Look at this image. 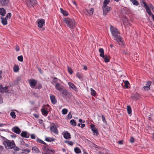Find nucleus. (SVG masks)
Here are the masks:
<instances>
[{
	"label": "nucleus",
	"mask_w": 154,
	"mask_h": 154,
	"mask_svg": "<svg viewBox=\"0 0 154 154\" xmlns=\"http://www.w3.org/2000/svg\"><path fill=\"white\" fill-rule=\"evenodd\" d=\"M148 6L150 10L151 9L152 11H154V7L153 5L152 4H149Z\"/></svg>",
	"instance_id": "obj_46"
},
{
	"label": "nucleus",
	"mask_w": 154,
	"mask_h": 154,
	"mask_svg": "<svg viewBox=\"0 0 154 154\" xmlns=\"http://www.w3.org/2000/svg\"><path fill=\"white\" fill-rule=\"evenodd\" d=\"M101 57L103 58L104 60V61L105 62L107 63L109 61L110 58L109 56L106 55H104V57Z\"/></svg>",
	"instance_id": "obj_26"
},
{
	"label": "nucleus",
	"mask_w": 154,
	"mask_h": 154,
	"mask_svg": "<svg viewBox=\"0 0 154 154\" xmlns=\"http://www.w3.org/2000/svg\"><path fill=\"white\" fill-rule=\"evenodd\" d=\"M33 115L34 117L37 119L39 117V115L37 114L34 113L33 114Z\"/></svg>",
	"instance_id": "obj_51"
},
{
	"label": "nucleus",
	"mask_w": 154,
	"mask_h": 154,
	"mask_svg": "<svg viewBox=\"0 0 154 154\" xmlns=\"http://www.w3.org/2000/svg\"><path fill=\"white\" fill-rule=\"evenodd\" d=\"M153 115H149L148 116V119L149 120H150L151 121H153V117H152V116H153Z\"/></svg>",
	"instance_id": "obj_47"
},
{
	"label": "nucleus",
	"mask_w": 154,
	"mask_h": 154,
	"mask_svg": "<svg viewBox=\"0 0 154 154\" xmlns=\"http://www.w3.org/2000/svg\"><path fill=\"white\" fill-rule=\"evenodd\" d=\"M54 140H55L53 138L50 137H46L45 138V140L49 142L53 141Z\"/></svg>",
	"instance_id": "obj_31"
},
{
	"label": "nucleus",
	"mask_w": 154,
	"mask_h": 154,
	"mask_svg": "<svg viewBox=\"0 0 154 154\" xmlns=\"http://www.w3.org/2000/svg\"><path fill=\"white\" fill-rule=\"evenodd\" d=\"M124 83L125 84V87L126 88H129L128 85H129V83L128 81H125Z\"/></svg>",
	"instance_id": "obj_38"
},
{
	"label": "nucleus",
	"mask_w": 154,
	"mask_h": 154,
	"mask_svg": "<svg viewBox=\"0 0 154 154\" xmlns=\"http://www.w3.org/2000/svg\"><path fill=\"white\" fill-rule=\"evenodd\" d=\"M32 151L33 152L35 153H38L40 152L36 146H33L32 148Z\"/></svg>",
	"instance_id": "obj_23"
},
{
	"label": "nucleus",
	"mask_w": 154,
	"mask_h": 154,
	"mask_svg": "<svg viewBox=\"0 0 154 154\" xmlns=\"http://www.w3.org/2000/svg\"><path fill=\"white\" fill-rule=\"evenodd\" d=\"M2 97L0 96V103H2Z\"/></svg>",
	"instance_id": "obj_63"
},
{
	"label": "nucleus",
	"mask_w": 154,
	"mask_h": 154,
	"mask_svg": "<svg viewBox=\"0 0 154 154\" xmlns=\"http://www.w3.org/2000/svg\"><path fill=\"white\" fill-rule=\"evenodd\" d=\"M10 116L13 119H15L16 118V116L15 115V113L14 112L12 111L10 113Z\"/></svg>",
	"instance_id": "obj_34"
},
{
	"label": "nucleus",
	"mask_w": 154,
	"mask_h": 154,
	"mask_svg": "<svg viewBox=\"0 0 154 154\" xmlns=\"http://www.w3.org/2000/svg\"><path fill=\"white\" fill-rule=\"evenodd\" d=\"M38 70L39 71V72L41 73H42V72L41 69L40 68H38Z\"/></svg>",
	"instance_id": "obj_60"
},
{
	"label": "nucleus",
	"mask_w": 154,
	"mask_h": 154,
	"mask_svg": "<svg viewBox=\"0 0 154 154\" xmlns=\"http://www.w3.org/2000/svg\"><path fill=\"white\" fill-rule=\"evenodd\" d=\"M51 100L52 103L54 104H55L57 103V100L55 99L54 96L53 95H51L50 96Z\"/></svg>",
	"instance_id": "obj_18"
},
{
	"label": "nucleus",
	"mask_w": 154,
	"mask_h": 154,
	"mask_svg": "<svg viewBox=\"0 0 154 154\" xmlns=\"http://www.w3.org/2000/svg\"><path fill=\"white\" fill-rule=\"evenodd\" d=\"M91 94L93 96H94L96 94V92L92 88H91L90 89Z\"/></svg>",
	"instance_id": "obj_37"
},
{
	"label": "nucleus",
	"mask_w": 154,
	"mask_h": 154,
	"mask_svg": "<svg viewBox=\"0 0 154 154\" xmlns=\"http://www.w3.org/2000/svg\"><path fill=\"white\" fill-rule=\"evenodd\" d=\"M11 14L10 13H8L6 17L7 18L9 17V18L11 17Z\"/></svg>",
	"instance_id": "obj_54"
},
{
	"label": "nucleus",
	"mask_w": 154,
	"mask_h": 154,
	"mask_svg": "<svg viewBox=\"0 0 154 154\" xmlns=\"http://www.w3.org/2000/svg\"><path fill=\"white\" fill-rule=\"evenodd\" d=\"M68 70L69 73L70 74H71L72 73L73 71L72 69L71 68L68 67Z\"/></svg>",
	"instance_id": "obj_44"
},
{
	"label": "nucleus",
	"mask_w": 154,
	"mask_h": 154,
	"mask_svg": "<svg viewBox=\"0 0 154 154\" xmlns=\"http://www.w3.org/2000/svg\"><path fill=\"white\" fill-rule=\"evenodd\" d=\"M62 114H63L65 115V114H67V112H68V110L67 109L64 108L62 109Z\"/></svg>",
	"instance_id": "obj_42"
},
{
	"label": "nucleus",
	"mask_w": 154,
	"mask_h": 154,
	"mask_svg": "<svg viewBox=\"0 0 154 154\" xmlns=\"http://www.w3.org/2000/svg\"><path fill=\"white\" fill-rule=\"evenodd\" d=\"M14 148V150L16 151H18L20 150V149H19V148L18 147H15V146Z\"/></svg>",
	"instance_id": "obj_57"
},
{
	"label": "nucleus",
	"mask_w": 154,
	"mask_h": 154,
	"mask_svg": "<svg viewBox=\"0 0 154 154\" xmlns=\"http://www.w3.org/2000/svg\"><path fill=\"white\" fill-rule=\"evenodd\" d=\"M31 138L32 139H35V134H31Z\"/></svg>",
	"instance_id": "obj_56"
},
{
	"label": "nucleus",
	"mask_w": 154,
	"mask_h": 154,
	"mask_svg": "<svg viewBox=\"0 0 154 154\" xmlns=\"http://www.w3.org/2000/svg\"><path fill=\"white\" fill-rule=\"evenodd\" d=\"M9 2V0H0V4L2 6L7 5Z\"/></svg>",
	"instance_id": "obj_15"
},
{
	"label": "nucleus",
	"mask_w": 154,
	"mask_h": 154,
	"mask_svg": "<svg viewBox=\"0 0 154 154\" xmlns=\"http://www.w3.org/2000/svg\"><path fill=\"white\" fill-rule=\"evenodd\" d=\"M63 137L66 139H69L70 138V134L68 132H66L63 134Z\"/></svg>",
	"instance_id": "obj_22"
},
{
	"label": "nucleus",
	"mask_w": 154,
	"mask_h": 154,
	"mask_svg": "<svg viewBox=\"0 0 154 154\" xmlns=\"http://www.w3.org/2000/svg\"><path fill=\"white\" fill-rule=\"evenodd\" d=\"M91 128L92 131L94 133V135L97 136L98 134V133L97 131V129L95 128V125H91Z\"/></svg>",
	"instance_id": "obj_11"
},
{
	"label": "nucleus",
	"mask_w": 154,
	"mask_h": 154,
	"mask_svg": "<svg viewBox=\"0 0 154 154\" xmlns=\"http://www.w3.org/2000/svg\"><path fill=\"white\" fill-rule=\"evenodd\" d=\"M145 0H140V1L143 4L144 6L145 7V9H146V11H148L150 9L148 6L146 4V3L144 2Z\"/></svg>",
	"instance_id": "obj_17"
},
{
	"label": "nucleus",
	"mask_w": 154,
	"mask_h": 154,
	"mask_svg": "<svg viewBox=\"0 0 154 154\" xmlns=\"http://www.w3.org/2000/svg\"><path fill=\"white\" fill-rule=\"evenodd\" d=\"M22 151L27 152H28L29 153L30 151L29 149H23L22 150Z\"/></svg>",
	"instance_id": "obj_59"
},
{
	"label": "nucleus",
	"mask_w": 154,
	"mask_h": 154,
	"mask_svg": "<svg viewBox=\"0 0 154 154\" xmlns=\"http://www.w3.org/2000/svg\"><path fill=\"white\" fill-rule=\"evenodd\" d=\"M114 40L116 41L120 45H124V42L122 38L120 36L114 38Z\"/></svg>",
	"instance_id": "obj_6"
},
{
	"label": "nucleus",
	"mask_w": 154,
	"mask_h": 154,
	"mask_svg": "<svg viewBox=\"0 0 154 154\" xmlns=\"http://www.w3.org/2000/svg\"><path fill=\"white\" fill-rule=\"evenodd\" d=\"M149 15L151 16L152 17V20L154 22V15L152 13L151 10H149L146 12Z\"/></svg>",
	"instance_id": "obj_32"
},
{
	"label": "nucleus",
	"mask_w": 154,
	"mask_h": 154,
	"mask_svg": "<svg viewBox=\"0 0 154 154\" xmlns=\"http://www.w3.org/2000/svg\"><path fill=\"white\" fill-rule=\"evenodd\" d=\"M102 120L103 121V122H106V121L105 118V117L103 115H102Z\"/></svg>",
	"instance_id": "obj_53"
},
{
	"label": "nucleus",
	"mask_w": 154,
	"mask_h": 154,
	"mask_svg": "<svg viewBox=\"0 0 154 154\" xmlns=\"http://www.w3.org/2000/svg\"><path fill=\"white\" fill-rule=\"evenodd\" d=\"M20 142L21 143V144L22 145L24 144V142L23 140V139L22 138H20Z\"/></svg>",
	"instance_id": "obj_52"
},
{
	"label": "nucleus",
	"mask_w": 154,
	"mask_h": 154,
	"mask_svg": "<svg viewBox=\"0 0 154 154\" xmlns=\"http://www.w3.org/2000/svg\"><path fill=\"white\" fill-rule=\"evenodd\" d=\"M127 107L128 113L129 114H131V113L132 111L131 106H130L128 105L127 106Z\"/></svg>",
	"instance_id": "obj_33"
},
{
	"label": "nucleus",
	"mask_w": 154,
	"mask_h": 154,
	"mask_svg": "<svg viewBox=\"0 0 154 154\" xmlns=\"http://www.w3.org/2000/svg\"><path fill=\"white\" fill-rule=\"evenodd\" d=\"M103 10V14L106 15L111 10V8L106 5H103L102 7Z\"/></svg>",
	"instance_id": "obj_8"
},
{
	"label": "nucleus",
	"mask_w": 154,
	"mask_h": 154,
	"mask_svg": "<svg viewBox=\"0 0 154 154\" xmlns=\"http://www.w3.org/2000/svg\"><path fill=\"white\" fill-rule=\"evenodd\" d=\"M110 0H104L103 3V5H106L109 3Z\"/></svg>",
	"instance_id": "obj_39"
},
{
	"label": "nucleus",
	"mask_w": 154,
	"mask_h": 154,
	"mask_svg": "<svg viewBox=\"0 0 154 154\" xmlns=\"http://www.w3.org/2000/svg\"><path fill=\"white\" fill-rule=\"evenodd\" d=\"M20 135L21 137L26 138H29L30 136L29 133L25 131L22 132Z\"/></svg>",
	"instance_id": "obj_13"
},
{
	"label": "nucleus",
	"mask_w": 154,
	"mask_h": 154,
	"mask_svg": "<svg viewBox=\"0 0 154 154\" xmlns=\"http://www.w3.org/2000/svg\"><path fill=\"white\" fill-rule=\"evenodd\" d=\"M59 127L57 124L55 125L54 123H52L50 127V130L56 134H58L57 128Z\"/></svg>",
	"instance_id": "obj_4"
},
{
	"label": "nucleus",
	"mask_w": 154,
	"mask_h": 154,
	"mask_svg": "<svg viewBox=\"0 0 154 154\" xmlns=\"http://www.w3.org/2000/svg\"><path fill=\"white\" fill-rule=\"evenodd\" d=\"M87 12L88 13L89 15H92L93 13L94 9L93 8H91L90 10H86Z\"/></svg>",
	"instance_id": "obj_29"
},
{
	"label": "nucleus",
	"mask_w": 154,
	"mask_h": 154,
	"mask_svg": "<svg viewBox=\"0 0 154 154\" xmlns=\"http://www.w3.org/2000/svg\"><path fill=\"white\" fill-rule=\"evenodd\" d=\"M99 51L100 54V57H104V51L102 48H100L99 49Z\"/></svg>",
	"instance_id": "obj_25"
},
{
	"label": "nucleus",
	"mask_w": 154,
	"mask_h": 154,
	"mask_svg": "<svg viewBox=\"0 0 154 154\" xmlns=\"http://www.w3.org/2000/svg\"><path fill=\"white\" fill-rule=\"evenodd\" d=\"M36 141L37 142L42 143L43 142V141L42 140H41L39 139L38 138L36 140Z\"/></svg>",
	"instance_id": "obj_48"
},
{
	"label": "nucleus",
	"mask_w": 154,
	"mask_h": 154,
	"mask_svg": "<svg viewBox=\"0 0 154 154\" xmlns=\"http://www.w3.org/2000/svg\"><path fill=\"white\" fill-rule=\"evenodd\" d=\"M85 126V124H82L81 125V128H83Z\"/></svg>",
	"instance_id": "obj_64"
},
{
	"label": "nucleus",
	"mask_w": 154,
	"mask_h": 154,
	"mask_svg": "<svg viewBox=\"0 0 154 154\" xmlns=\"http://www.w3.org/2000/svg\"><path fill=\"white\" fill-rule=\"evenodd\" d=\"M55 87L56 89L60 91H61L63 89V88H62L59 83L56 84L55 85Z\"/></svg>",
	"instance_id": "obj_20"
},
{
	"label": "nucleus",
	"mask_w": 154,
	"mask_h": 154,
	"mask_svg": "<svg viewBox=\"0 0 154 154\" xmlns=\"http://www.w3.org/2000/svg\"><path fill=\"white\" fill-rule=\"evenodd\" d=\"M41 110L42 114L45 116H46L48 114V111L44 107H43Z\"/></svg>",
	"instance_id": "obj_19"
},
{
	"label": "nucleus",
	"mask_w": 154,
	"mask_h": 154,
	"mask_svg": "<svg viewBox=\"0 0 154 154\" xmlns=\"http://www.w3.org/2000/svg\"><path fill=\"white\" fill-rule=\"evenodd\" d=\"M83 69L85 70H87V68L85 66H83Z\"/></svg>",
	"instance_id": "obj_61"
},
{
	"label": "nucleus",
	"mask_w": 154,
	"mask_h": 154,
	"mask_svg": "<svg viewBox=\"0 0 154 154\" xmlns=\"http://www.w3.org/2000/svg\"><path fill=\"white\" fill-rule=\"evenodd\" d=\"M1 22L4 25H5L7 24V19L6 17H5V18L1 17Z\"/></svg>",
	"instance_id": "obj_21"
},
{
	"label": "nucleus",
	"mask_w": 154,
	"mask_h": 154,
	"mask_svg": "<svg viewBox=\"0 0 154 154\" xmlns=\"http://www.w3.org/2000/svg\"><path fill=\"white\" fill-rule=\"evenodd\" d=\"M36 22L38 23V26L40 28H42L45 25V21L43 19H38Z\"/></svg>",
	"instance_id": "obj_7"
},
{
	"label": "nucleus",
	"mask_w": 154,
	"mask_h": 154,
	"mask_svg": "<svg viewBox=\"0 0 154 154\" xmlns=\"http://www.w3.org/2000/svg\"><path fill=\"white\" fill-rule=\"evenodd\" d=\"M76 76L81 81L83 80L82 75V74L79 72H77L76 74Z\"/></svg>",
	"instance_id": "obj_27"
},
{
	"label": "nucleus",
	"mask_w": 154,
	"mask_h": 154,
	"mask_svg": "<svg viewBox=\"0 0 154 154\" xmlns=\"http://www.w3.org/2000/svg\"><path fill=\"white\" fill-rule=\"evenodd\" d=\"M46 150L48 152H53V151L52 150H51V149L48 148H46Z\"/></svg>",
	"instance_id": "obj_58"
},
{
	"label": "nucleus",
	"mask_w": 154,
	"mask_h": 154,
	"mask_svg": "<svg viewBox=\"0 0 154 154\" xmlns=\"http://www.w3.org/2000/svg\"><path fill=\"white\" fill-rule=\"evenodd\" d=\"M53 83L56 84L58 83L57 82V79L56 77H54L53 78V81L52 84H53Z\"/></svg>",
	"instance_id": "obj_43"
},
{
	"label": "nucleus",
	"mask_w": 154,
	"mask_h": 154,
	"mask_svg": "<svg viewBox=\"0 0 154 154\" xmlns=\"http://www.w3.org/2000/svg\"><path fill=\"white\" fill-rule=\"evenodd\" d=\"M61 12L63 14V15L67 16L68 15V13L66 11L64 10L62 8H60Z\"/></svg>",
	"instance_id": "obj_28"
},
{
	"label": "nucleus",
	"mask_w": 154,
	"mask_h": 154,
	"mask_svg": "<svg viewBox=\"0 0 154 154\" xmlns=\"http://www.w3.org/2000/svg\"><path fill=\"white\" fill-rule=\"evenodd\" d=\"M18 60L20 62H22L23 60V57L22 55L18 56L17 57Z\"/></svg>",
	"instance_id": "obj_40"
},
{
	"label": "nucleus",
	"mask_w": 154,
	"mask_h": 154,
	"mask_svg": "<svg viewBox=\"0 0 154 154\" xmlns=\"http://www.w3.org/2000/svg\"><path fill=\"white\" fill-rule=\"evenodd\" d=\"M28 81L30 87L32 88L35 86L37 83L36 81L33 79L29 80Z\"/></svg>",
	"instance_id": "obj_10"
},
{
	"label": "nucleus",
	"mask_w": 154,
	"mask_h": 154,
	"mask_svg": "<svg viewBox=\"0 0 154 154\" xmlns=\"http://www.w3.org/2000/svg\"><path fill=\"white\" fill-rule=\"evenodd\" d=\"M71 112H70L67 115V117L68 119H70L72 117V116L70 114Z\"/></svg>",
	"instance_id": "obj_55"
},
{
	"label": "nucleus",
	"mask_w": 154,
	"mask_h": 154,
	"mask_svg": "<svg viewBox=\"0 0 154 154\" xmlns=\"http://www.w3.org/2000/svg\"><path fill=\"white\" fill-rule=\"evenodd\" d=\"M6 14L5 10L3 8H0V15L4 16Z\"/></svg>",
	"instance_id": "obj_24"
},
{
	"label": "nucleus",
	"mask_w": 154,
	"mask_h": 154,
	"mask_svg": "<svg viewBox=\"0 0 154 154\" xmlns=\"http://www.w3.org/2000/svg\"><path fill=\"white\" fill-rule=\"evenodd\" d=\"M134 138L132 137H131L129 140L130 142L131 143H133L134 142Z\"/></svg>",
	"instance_id": "obj_49"
},
{
	"label": "nucleus",
	"mask_w": 154,
	"mask_h": 154,
	"mask_svg": "<svg viewBox=\"0 0 154 154\" xmlns=\"http://www.w3.org/2000/svg\"><path fill=\"white\" fill-rule=\"evenodd\" d=\"M12 130L13 132L18 134H20L21 132L20 128L17 126H15L12 129Z\"/></svg>",
	"instance_id": "obj_12"
},
{
	"label": "nucleus",
	"mask_w": 154,
	"mask_h": 154,
	"mask_svg": "<svg viewBox=\"0 0 154 154\" xmlns=\"http://www.w3.org/2000/svg\"><path fill=\"white\" fill-rule=\"evenodd\" d=\"M75 152L76 153H80L81 152V150L78 147H76L74 148Z\"/></svg>",
	"instance_id": "obj_35"
},
{
	"label": "nucleus",
	"mask_w": 154,
	"mask_h": 154,
	"mask_svg": "<svg viewBox=\"0 0 154 154\" xmlns=\"http://www.w3.org/2000/svg\"><path fill=\"white\" fill-rule=\"evenodd\" d=\"M68 84L69 87L72 89L74 91L76 92H78V90L77 87L72 83L68 82Z\"/></svg>",
	"instance_id": "obj_9"
},
{
	"label": "nucleus",
	"mask_w": 154,
	"mask_h": 154,
	"mask_svg": "<svg viewBox=\"0 0 154 154\" xmlns=\"http://www.w3.org/2000/svg\"><path fill=\"white\" fill-rule=\"evenodd\" d=\"M15 50L17 51H18L20 50L19 46L17 45H16V46Z\"/></svg>",
	"instance_id": "obj_50"
},
{
	"label": "nucleus",
	"mask_w": 154,
	"mask_h": 154,
	"mask_svg": "<svg viewBox=\"0 0 154 154\" xmlns=\"http://www.w3.org/2000/svg\"><path fill=\"white\" fill-rule=\"evenodd\" d=\"M8 87L7 86L3 87L2 85H0V92L2 93L5 92H7Z\"/></svg>",
	"instance_id": "obj_14"
},
{
	"label": "nucleus",
	"mask_w": 154,
	"mask_h": 154,
	"mask_svg": "<svg viewBox=\"0 0 154 154\" xmlns=\"http://www.w3.org/2000/svg\"><path fill=\"white\" fill-rule=\"evenodd\" d=\"M64 21L70 29H73L75 28V21L73 18L69 17L64 18Z\"/></svg>",
	"instance_id": "obj_1"
},
{
	"label": "nucleus",
	"mask_w": 154,
	"mask_h": 154,
	"mask_svg": "<svg viewBox=\"0 0 154 154\" xmlns=\"http://www.w3.org/2000/svg\"><path fill=\"white\" fill-rule=\"evenodd\" d=\"M151 82L150 81H149L147 82L146 84V85L145 86L143 87L144 90H149L150 88V86L151 85Z\"/></svg>",
	"instance_id": "obj_16"
},
{
	"label": "nucleus",
	"mask_w": 154,
	"mask_h": 154,
	"mask_svg": "<svg viewBox=\"0 0 154 154\" xmlns=\"http://www.w3.org/2000/svg\"><path fill=\"white\" fill-rule=\"evenodd\" d=\"M71 124L72 126H75L76 125V123L74 119H72L70 121Z\"/></svg>",
	"instance_id": "obj_36"
},
{
	"label": "nucleus",
	"mask_w": 154,
	"mask_h": 154,
	"mask_svg": "<svg viewBox=\"0 0 154 154\" xmlns=\"http://www.w3.org/2000/svg\"><path fill=\"white\" fill-rule=\"evenodd\" d=\"M3 144L6 148L12 149L15 146V144L14 141H10V140H6L3 141Z\"/></svg>",
	"instance_id": "obj_2"
},
{
	"label": "nucleus",
	"mask_w": 154,
	"mask_h": 154,
	"mask_svg": "<svg viewBox=\"0 0 154 154\" xmlns=\"http://www.w3.org/2000/svg\"><path fill=\"white\" fill-rule=\"evenodd\" d=\"M119 144H123V141L122 140H120L118 142V143Z\"/></svg>",
	"instance_id": "obj_62"
},
{
	"label": "nucleus",
	"mask_w": 154,
	"mask_h": 154,
	"mask_svg": "<svg viewBox=\"0 0 154 154\" xmlns=\"http://www.w3.org/2000/svg\"><path fill=\"white\" fill-rule=\"evenodd\" d=\"M65 142L68 143L69 145L70 146H72L73 145V143L72 141H65Z\"/></svg>",
	"instance_id": "obj_45"
},
{
	"label": "nucleus",
	"mask_w": 154,
	"mask_h": 154,
	"mask_svg": "<svg viewBox=\"0 0 154 154\" xmlns=\"http://www.w3.org/2000/svg\"><path fill=\"white\" fill-rule=\"evenodd\" d=\"M110 30L114 38L120 35H119L120 34L119 32L118 29L115 27L110 26Z\"/></svg>",
	"instance_id": "obj_3"
},
{
	"label": "nucleus",
	"mask_w": 154,
	"mask_h": 154,
	"mask_svg": "<svg viewBox=\"0 0 154 154\" xmlns=\"http://www.w3.org/2000/svg\"><path fill=\"white\" fill-rule=\"evenodd\" d=\"M37 3V2L36 0H28L26 2L27 5L29 8L33 7Z\"/></svg>",
	"instance_id": "obj_5"
},
{
	"label": "nucleus",
	"mask_w": 154,
	"mask_h": 154,
	"mask_svg": "<svg viewBox=\"0 0 154 154\" xmlns=\"http://www.w3.org/2000/svg\"><path fill=\"white\" fill-rule=\"evenodd\" d=\"M132 3L134 5L137 6L139 5V2L136 0H134Z\"/></svg>",
	"instance_id": "obj_41"
},
{
	"label": "nucleus",
	"mask_w": 154,
	"mask_h": 154,
	"mask_svg": "<svg viewBox=\"0 0 154 154\" xmlns=\"http://www.w3.org/2000/svg\"><path fill=\"white\" fill-rule=\"evenodd\" d=\"M19 70V68L18 65H15L13 67V70L14 72H17Z\"/></svg>",
	"instance_id": "obj_30"
}]
</instances>
